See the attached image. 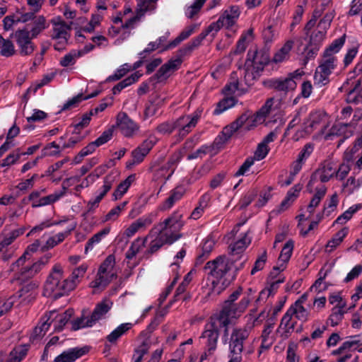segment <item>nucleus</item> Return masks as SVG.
Returning <instances> with one entry per match:
<instances>
[{
  "label": "nucleus",
  "mask_w": 362,
  "mask_h": 362,
  "mask_svg": "<svg viewBox=\"0 0 362 362\" xmlns=\"http://www.w3.org/2000/svg\"><path fill=\"white\" fill-rule=\"evenodd\" d=\"M293 40H288L282 47L275 53L272 61L275 63L282 62L288 55L293 46Z\"/></svg>",
  "instance_id": "nucleus-32"
},
{
  "label": "nucleus",
  "mask_w": 362,
  "mask_h": 362,
  "mask_svg": "<svg viewBox=\"0 0 362 362\" xmlns=\"http://www.w3.org/2000/svg\"><path fill=\"white\" fill-rule=\"evenodd\" d=\"M256 69L257 72L263 71L264 66L270 62L269 53L267 49H257Z\"/></svg>",
  "instance_id": "nucleus-36"
},
{
  "label": "nucleus",
  "mask_w": 362,
  "mask_h": 362,
  "mask_svg": "<svg viewBox=\"0 0 362 362\" xmlns=\"http://www.w3.org/2000/svg\"><path fill=\"white\" fill-rule=\"evenodd\" d=\"M211 150V146L207 145H202L193 153L188 154L187 160H191L198 158H202L204 156L209 153Z\"/></svg>",
  "instance_id": "nucleus-62"
},
{
  "label": "nucleus",
  "mask_w": 362,
  "mask_h": 362,
  "mask_svg": "<svg viewBox=\"0 0 362 362\" xmlns=\"http://www.w3.org/2000/svg\"><path fill=\"white\" fill-rule=\"evenodd\" d=\"M117 125L126 137L132 136L138 130L139 126L125 112H119L117 117Z\"/></svg>",
  "instance_id": "nucleus-9"
},
{
  "label": "nucleus",
  "mask_w": 362,
  "mask_h": 362,
  "mask_svg": "<svg viewBox=\"0 0 362 362\" xmlns=\"http://www.w3.org/2000/svg\"><path fill=\"white\" fill-rule=\"evenodd\" d=\"M255 158H252V157H247L243 163L240 165L238 170L234 174V177H239L241 175H245L249 171L250 167L254 165Z\"/></svg>",
  "instance_id": "nucleus-61"
},
{
  "label": "nucleus",
  "mask_w": 362,
  "mask_h": 362,
  "mask_svg": "<svg viewBox=\"0 0 362 362\" xmlns=\"http://www.w3.org/2000/svg\"><path fill=\"white\" fill-rule=\"evenodd\" d=\"M115 264V257L114 255H108L100 264L98 271L100 273L106 274L109 269H112Z\"/></svg>",
  "instance_id": "nucleus-58"
},
{
  "label": "nucleus",
  "mask_w": 362,
  "mask_h": 362,
  "mask_svg": "<svg viewBox=\"0 0 362 362\" xmlns=\"http://www.w3.org/2000/svg\"><path fill=\"white\" fill-rule=\"evenodd\" d=\"M259 72H257V69L253 67H245V81L247 86L253 84V81L257 79Z\"/></svg>",
  "instance_id": "nucleus-64"
},
{
  "label": "nucleus",
  "mask_w": 362,
  "mask_h": 362,
  "mask_svg": "<svg viewBox=\"0 0 362 362\" xmlns=\"http://www.w3.org/2000/svg\"><path fill=\"white\" fill-rule=\"evenodd\" d=\"M61 198H62V194L59 196H55L54 194H52L43 197L42 198H40L36 202H33V203H32V207L37 208V207L49 205V204L56 202Z\"/></svg>",
  "instance_id": "nucleus-46"
},
{
  "label": "nucleus",
  "mask_w": 362,
  "mask_h": 362,
  "mask_svg": "<svg viewBox=\"0 0 362 362\" xmlns=\"http://www.w3.org/2000/svg\"><path fill=\"white\" fill-rule=\"evenodd\" d=\"M197 27V24H191L190 25L186 27L176 38H175L173 40L170 41L168 45H166L163 47V50L166 51L177 47L180 42L187 39L191 35H192Z\"/></svg>",
  "instance_id": "nucleus-16"
},
{
  "label": "nucleus",
  "mask_w": 362,
  "mask_h": 362,
  "mask_svg": "<svg viewBox=\"0 0 362 362\" xmlns=\"http://www.w3.org/2000/svg\"><path fill=\"white\" fill-rule=\"evenodd\" d=\"M267 259V250H264L263 253L259 257H258V258L255 262L254 266L251 270V274L254 275L257 272L262 270L264 267Z\"/></svg>",
  "instance_id": "nucleus-57"
},
{
  "label": "nucleus",
  "mask_w": 362,
  "mask_h": 362,
  "mask_svg": "<svg viewBox=\"0 0 362 362\" xmlns=\"http://www.w3.org/2000/svg\"><path fill=\"white\" fill-rule=\"evenodd\" d=\"M249 332L245 329H233L230 338L229 351L232 357L242 358L244 341L248 338Z\"/></svg>",
  "instance_id": "nucleus-7"
},
{
  "label": "nucleus",
  "mask_w": 362,
  "mask_h": 362,
  "mask_svg": "<svg viewBox=\"0 0 362 362\" xmlns=\"http://www.w3.org/2000/svg\"><path fill=\"white\" fill-rule=\"evenodd\" d=\"M132 325L131 323H122L119 325L107 336V340L111 344L115 343L119 337L132 328Z\"/></svg>",
  "instance_id": "nucleus-26"
},
{
  "label": "nucleus",
  "mask_w": 362,
  "mask_h": 362,
  "mask_svg": "<svg viewBox=\"0 0 362 362\" xmlns=\"http://www.w3.org/2000/svg\"><path fill=\"white\" fill-rule=\"evenodd\" d=\"M264 86L276 91L284 92L286 95L290 90H294L297 87L296 83H293L286 76L285 78H272L264 81Z\"/></svg>",
  "instance_id": "nucleus-8"
},
{
  "label": "nucleus",
  "mask_w": 362,
  "mask_h": 362,
  "mask_svg": "<svg viewBox=\"0 0 362 362\" xmlns=\"http://www.w3.org/2000/svg\"><path fill=\"white\" fill-rule=\"evenodd\" d=\"M237 101L234 97H228L222 99L218 103L216 107L214 110V115H218L228 109L233 107Z\"/></svg>",
  "instance_id": "nucleus-34"
},
{
  "label": "nucleus",
  "mask_w": 362,
  "mask_h": 362,
  "mask_svg": "<svg viewBox=\"0 0 362 362\" xmlns=\"http://www.w3.org/2000/svg\"><path fill=\"white\" fill-rule=\"evenodd\" d=\"M200 337L205 340L206 353L207 352L209 355H212L216 349L219 337L218 326L216 325V321L213 320V317L211 318V321L209 323L205 325L204 330Z\"/></svg>",
  "instance_id": "nucleus-5"
},
{
  "label": "nucleus",
  "mask_w": 362,
  "mask_h": 362,
  "mask_svg": "<svg viewBox=\"0 0 362 362\" xmlns=\"http://www.w3.org/2000/svg\"><path fill=\"white\" fill-rule=\"evenodd\" d=\"M22 284V287L18 291V297L22 298L26 294L30 293L28 297L31 299L35 298V296L33 294V291L35 290L38 287V284L36 281L31 280L28 282L25 281V283H21Z\"/></svg>",
  "instance_id": "nucleus-40"
},
{
  "label": "nucleus",
  "mask_w": 362,
  "mask_h": 362,
  "mask_svg": "<svg viewBox=\"0 0 362 362\" xmlns=\"http://www.w3.org/2000/svg\"><path fill=\"white\" fill-rule=\"evenodd\" d=\"M88 351L89 347L87 346L70 348L55 357L54 362H74Z\"/></svg>",
  "instance_id": "nucleus-10"
},
{
  "label": "nucleus",
  "mask_w": 362,
  "mask_h": 362,
  "mask_svg": "<svg viewBox=\"0 0 362 362\" xmlns=\"http://www.w3.org/2000/svg\"><path fill=\"white\" fill-rule=\"evenodd\" d=\"M250 243L251 240L247 238V233H245L239 240L235 241L233 245H230L229 248L232 253L240 254L243 252Z\"/></svg>",
  "instance_id": "nucleus-30"
},
{
  "label": "nucleus",
  "mask_w": 362,
  "mask_h": 362,
  "mask_svg": "<svg viewBox=\"0 0 362 362\" xmlns=\"http://www.w3.org/2000/svg\"><path fill=\"white\" fill-rule=\"evenodd\" d=\"M177 57L176 59H170L163 64L156 73L149 78V81L152 82L153 85H156L166 80L169 77L168 74L170 71H175L179 69L182 63V58L184 57H180L178 54V52H177Z\"/></svg>",
  "instance_id": "nucleus-6"
},
{
  "label": "nucleus",
  "mask_w": 362,
  "mask_h": 362,
  "mask_svg": "<svg viewBox=\"0 0 362 362\" xmlns=\"http://www.w3.org/2000/svg\"><path fill=\"white\" fill-rule=\"evenodd\" d=\"M293 315H294V312L288 308L281 320L280 327H283L284 329V336L285 337H288L295 329L296 322H291Z\"/></svg>",
  "instance_id": "nucleus-22"
},
{
  "label": "nucleus",
  "mask_w": 362,
  "mask_h": 362,
  "mask_svg": "<svg viewBox=\"0 0 362 362\" xmlns=\"http://www.w3.org/2000/svg\"><path fill=\"white\" fill-rule=\"evenodd\" d=\"M40 245V241L38 240H35L33 243L29 245L24 252V253L11 266V271H15L16 268H18L20 266H23L27 256L30 253H34L37 252Z\"/></svg>",
  "instance_id": "nucleus-20"
},
{
  "label": "nucleus",
  "mask_w": 362,
  "mask_h": 362,
  "mask_svg": "<svg viewBox=\"0 0 362 362\" xmlns=\"http://www.w3.org/2000/svg\"><path fill=\"white\" fill-rule=\"evenodd\" d=\"M74 314V309L69 308L63 313L58 315L54 320V331L57 332H62Z\"/></svg>",
  "instance_id": "nucleus-23"
},
{
  "label": "nucleus",
  "mask_w": 362,
  "mask_h": 362,
  "mask_svg": "<svg viewBox=\"0 0 362 362\" xmlns=\"http://www.w3.org/2000/svg\"><path fill=\"white\" fill-rule=\"evenodd\" d=\"M0 54L1 56L9 57L16 54V49L14 47V45L8 39H4V42H2V45L1 47Z\"/></svg>",
  "instance_id": "nucleus-50"
},
{
  "label": "nucleus",
  "mask_w": 362,
  "mask_h": 362,
  "mask_svg": "<svg viewBox=\"0 0 362 362\" xmlns=\"http://www.w3.org/2000/svg\"><path fill=\"white\" fill-rule=\"evenodd\" d=\"M185 192V190L182 186H177L170 190L169 197L163 203L160 209L165 211L171 209L177 202L182 198Z\"/></svg>",
  "instance_id": "nucleus-14"
},
{
  "label": "nucleus",
  "mask_w": 362,
  "mask_h": 362,
  "mask_svg": "<svg viewBox=\"0 0 362 362\" xmlns=\"http://www.w3.org/2000/svg\"><path fill=\"white\" fill-rule=\"evenodd\" d=\"M326 169H325L322 172H320L319 170H315L311 175L310 179L308 183L307 187L309 189L310 187H312L314 185L315 180H317V175H319V179L321 181V182L325 183L328 182L334 175V173L332 174H327L326 173ZM310 192H312L311 189H308Z\"/></svg>",
  "instance_id": "nucleus-42"
},
{
  "label": "nucleus",
  "mask_w": 362,
  "mask_h": 362,
  "mask_svg": "<svg viewBox=\"0 0 362 362\" xmlns=\"http://www.w3.org/2000/svg\"><path fill=\"white\" fill-rule=\"evenodd\" d=\"M361 206L359 204H355L350 206L347 210H346L342 214L339 216L337 219L334 221V224H344L349 220H350L352 216L356 214L360 209Z\"/></svg>",
  "instance_id": "nucleus-37"
},
{
  "label": "nucleus",
  "mask_w": 362,
  "mask_h": 362,
  "mask_svg": "<svg viewBox=\"0 0 362 362\" xmlns=\"http://www.w3.org/2000/svg\"><path fill=\"white\" fill-rule=\"evenodd\" d=\"M322 59L320 62V64L318 66V69L321 71H323L325 74L328 72V74H332L333 71L337 66V58L336 56H330V57H322Z\"/></svg>",
  "instance_id": "nucleus-24"
},
{
  "label": "nucleus",
  "mask_w": 362,
  "mask_h": 362,
  "mask_svg": "<svg viewBox=\"0 0 362 362\" xmlns=\"http://www.w3.org/2000/svg\"><path fill=\"white\" fill-rule=\"evenodd\" d=\"M348 233L349 228L346 227L337 232L326 245L327 248H331L329 251L331 252L335 249L343 241L344 238L348 235Z\"/></svg>",
  "instance_id": "nucleus-28"
},
{
  "label": "nucleus",
  "mask_w": 362,
  "mask_h": 362,
  "mask_svg": "<svg viewBox=\"0 0 362 362\" xmlns=\"http://www.w3.org/2000/svg\"><path fill=\"white\" fill-rule=\"evenodd\" d=\"M184 119H185V117H180L174 122L162 123L157 127V131H158V132L163 134H170L175 129H177L178 127H180L181 126L182 122Z\"/></svg>",
  "instance_id": "nucleus-33"
},
{
  "label": "nucleus",
  "mask_w": 362,
  "mask_h": 362,
  "mask_svg": "<svg viewBox=\"0 0 362 362\" xmlns=\"http://www.w3.org/2000/svg\"><path fill=\"white\" fill-rule=\"evenodd\" d=\"M110 281L111 279L107 278L105 274L100 273L98 271L95 279L90 283V287L95 289H104L110 284Z\"/></svg>",
  "instance_id": "nucleus-43"
},
{
  "label": "nucleus",
  "mask_w": 362,
  "mask_h": 362,
  "mask_svg": "<svg viewBox=\"0 0 362 362\" xmlns=\"http://www.w3.org/2000/svg\"><path fill=\"white\" fill-rule=\"evenodd\" d=\"M110 304H112L111 303ZM111 305H109L106 300H103L98 303L93 310L90 316L89 317L88 326H93L98 321L101 320L111 309Z\"/></svg>",
  "instance_id": "nucleus-13"
},
{
  "label": "nucleus",
  "mask_w": 362,
  "mask_h": 362,
  "mask_svg": "<svg viewBox=\"0 0 362 362\" xmlns=\"http://www.w3.org/2000/svg\"><path fill=\"white\" fill-rule=\"evenodd\" d=\"M327 190V189L325 185L315 188V192L310 202V208H316L318 206L321 200L325 197Z\"/></svg>",
  "instance_id": "nucleus-45"
},
{
  "label": "nucleus",
  "mask_w": 362,
  "mask_h": 362,
  "mask_svg": "<svg viewBox=\"0 0 362 362\" xmlns=\"http://www.w3.org/2000/svg\"><path fill=\"white\" fill-rule=\"evenodd\" d=\"M206 37L204 33H200L198 36L194 37L190 42L187 43L182 48L178 49V54L180 57H185L190 54L195 48L198 47L203 40Z\"/></svg>",
  "instance_id": "nucleus-18"
},
{
  "label": "nucleus",
  "mask_w": 362,
  "mask_h": 362,
  "mask_svg": "<svg viewBox=\"0 0 362 362\" xmlns=\"http://www.w3.org/2000/svg\"><path fill=\"white\" fill-rule=\"evenodd\" d=\"M327 31L320 29L317 32L313 33L310 37L308 44L306 45V48L308 49L309 46L317 47L320 49L322 42L325 38Z\"/></svg>",
  "instance_id": "nucleus-39"
},
{
  "label": "nucleus",
  "mask_w": 362,
  "mask_h": 362,
  "mask_svg": "<svg viewBox=\"0 0 362 362\" xmlns=\"http://www.w3.org/2000/svg\"><path fill=\"white\" fill-rule=\"evenodd\" d=\"M325 113L320 110H315L309 113L308 117L304 122L306 132H311L321 123Z\"/></svg>",
  "instance_id": "nucleus-15"
},
{
  "label": "nucleus",
  "mask_w": 362,
  "mask_h": 362,
  "mask_svg": "<svg viewBox=\"0 0 362 362\" xmlns=\"http://www.w3.org/2000/svg\"><path fill=\"white\" fill-rule=\"evenodd\" d=\"M338 203V195L335 192L331 196L328 203L325 202L324 204L323 213L325 214V216H329L331 214V213L337 209Z\"/></svg>",
  "instance_id": "nucleus-48"
},
{
  "label": "nucleus",
  "mask_w": 362,
  "mask_h": 362,
  "mask_svg": "<svg viewBox=\"0 0 362 362\" xmlns=\"http://www.w3.org/2000/svg\"><path fill=\"white\" fill-rule=\"evenodd\" d=\"M203 112V108L202 107H198L196 109L195 111H194L192 114L188 115L185 117L184 121L187 122L189 126L192 127H195L197 124L198 123V121L199 120Z\"/></svg>",
  "instance_id": "nucleus-52"
},
{
  "label": "nucleus",
  "mask_w": 362,
  "mask_h": 362,
  "mask_svg": "<svg viewBox=\"0 0 362 362\" xmlns=\"http://www.w3.org/2000/svg\"><path fill=\"white\" fill-rule=\"evenodd\" d=\"M141 76L142 74L139 71H135L132 74L112 88V93L114 95L119 94L124 88L136 82Z\"/></svg>",
  "instance_id": "nucleus-21"
},
{
  "label": "nucleus",
  "mask_w": 362,
  "mask_h": 362,
  "mask_svg": "<svg viewBox=\"0 0 362 362\" xmlns=\"http://www.w3.org/2000/svg\"><path fill=\"white\" fill-rule=\"evenodd\" d=\"M269 148L268 146H266L262 142L259 143L255 152L254 156L252 158H255V160H261L264 159L268 154Z\"/></svg>",
  "instance_id": "nucleus-63"
},
{
  "label": "nucleus",
  "mask_w": 362,
  "mask_h": 362,
  "mask_svg": "<svg viewBox=\"0 0 362 362\" xmlns=\"http://www.w3.org/2000/svg\"><path fill=\"white\" fill-rule=\"evenodd\" d=\"M165 245L163 235L159 236L158 238L152 240L150 243L149 248L146 251L145 255L148 257L149 255H153L160 250Z\"/></svg>",
  "instance_id": "nucleus-54"
},
{
  "label": "nucleus",
  "mask_w": 362,
  "mask_h": 362,
  "mask_svg": "<svg viewBox=\"0 0 362 362\" xmlns=\"http://www.w3.org/2000/svg\"><path fill=\"white\" fill-rule=\"evenodd\" d=\"M21 157V149L17 148L15 151L8 155L2 160L0 167L10 166L15 164Z\"/></svg>",
  "instance_id": "nucleus-53"
},
{
  "label": "nucleus",
  "mask_w": 362,
  "mask_h": 362,
  "mask_svg": "<svg viewBox=\"0 0 362 362\" xmlns=\"http://www.w3.org/2000/svg\"><path fill=\"white\" fill-rule=\"evenodd\" d=\"M63 271L60 265L55 264L44 286V296L57 300L74 289V284L69 279L62 281Z\"/></svg>",
  "instance_id": "nucleus-1"
},
{
  "label": "nucleus",
  "mask_w": 362,
  "mask_h": 362,
  "mask_svg": "<svg viewBox=\"0 0 362 362\" xmlns=\"http://www.w3.org/2000/svg\"><path fill=\"white\" fill-rule=\"evenodd\" d=\"M232 264L233 262H230L225 255H220L206 264L204 269L208 272L209 276L213 279L211 284L214 287L230 270Z\"/></svg>",
  "instance_id": "nucleus-2"
},
{
  "label": "nucleus",
  "mask_w": 362,
  "mask_h": 362,
  "mask_svg": "<svg viewBox=\"0 0 362 362\" xmlns=\"http://www.w3.org/2000/svg\"><path fill=\"white\" fill-rule=\"evenodd\" d=\"M344 306L345 303L334 307L332 309V313L328 317V321L330 322V325L332 327L338 325L339 323L343 320L344 315L345 313V311L343 310Z\"/></svg>",
  "instance_id": "nucleus-29"
},
{
  "label": "nucleus",
  "mask_w": 362,
  "mask_h": 362,
  "mask_svg": "<svg viewBox=\"0 0 362 362\" xmlns=\"http://www.w3.org/2000/svg\"><path fill=\"white\" fill-rule=\"evenodd\" d=\"M191 272H189L184 278L182 281L176 288L175 295L173 296V299L170 302V304L172 305L173 303L180 300L181 296L184 294L186 291L187 287L188 286L189 282L192 280L190 277Z\"/></svg>",
  "instance_id": "nucleus-41"
},
{
  "label": "nucleus",
  "mask_w": 362,
  "mask_h": 362,
  "mask_svg": "<svg viewBox=\"0 0 362 362\" xmlns=\"http://www.w3.org/2000/svg\"><path fill=\"white\" fill-rule=\"evenodd\" d=\"M16 22L27 23L29 21H33L37 16L36 13L33 11L30 12H23L21 9L16 10Z\"/></svg>",
  "instance_id": "nucleus-56"
},
{
  "label": "nucleus",
  "mask_w": 362,
  "mask_h": 362,
  "mask_svg": "<svg viewBox=\"0 0 362 362\" xmlns=\"http://www.w3.org/2000/svg\"><path fill=\"white\" fill-rule=\"evenodd\" d=\"M89 317L86 318L83 315H82L80 317L76 318L71 322V329L74 331L78 330L85 327H92L93 326H88L89 324Z\"/></svg>",
  "instance_id": "nucleus-60"
},
{
  "label": "nucleus",
  "mask_w": 362,
  "mask_h": 362,
  "mask_svg": "<svg viewBox=\"0 0 362 362\" xmlns=\"http://www.w3.org/2000/svg\"><path fill=\"white\" fill-rule=\"evenodd\" d=\"M51 257V254H46L31 266H20L18 268H16L15 271L12 272L15 273V277L18 281L21 283H25L37 274L49 262Z\"/></svg>",
  "instance_id": "nucleus-3"
},
{
  "label": "nucleus",
  "mask_w": 362,
  "mask_h": 362,
  "mask_svg": "<svg viewBox=\"0 0 362 362\" xmlns=\"http://www.w3.org/2000/svg\"><path fill=\"white\" fill-rule=\"evenodd\" d=\"M88 266L86 264L80 265L76 268L71 273L69 281H71L74 284V288H76L77 283H78V279L83 277L84 274L86 272Z\"/></svg>",
  "instance_id": "nucleus-51"
},
{
  "label": "nucleus",
  "mask_w": 362,
  "mask_h": 362,
  "mask_svg": "<svg viewBox=\"0 0 362 362\" xmlns=\"http://www.w3.org/2000/svg\"><path fill=\"white\" fill-rule=\"evenodd\" d=\"M257 194L258 190L255 188L250 189L245 193L238 202L240 209L243 210L246 209L254 201Z\"/></svg>",
  "instance_id": "nucleus-35"
},
{
  "label": "nucleus",
  "mask_w": 362,
  "mask_h": 362,
  "mask_svg": "<svg viewBox=\"0 0 362 362\" xmlns=\"http://www.w3.org/2000/svg\"><path fill=\"white\" fill-rule=\"evenodd\" d=\"M30 24H26L25 28L18 29L13 34L18 47L19 54L23 57L32 54L36 47L32 41L35 37L30 35Z\"/></svg>",
  "instance_id": "nucleus-4"
},
{
  "label": "nucleus",
  "mask_w": 362,
  "mask_h": 362,
  "mask_svg": "<svg viewBox=\"0 0 362 362\" xmlns=\"http://www.w3.org/2000/svg\"><path fill=\"white\" fill-rule=\"evenodd\" d=\"M230 317H235V313L229 310L228 308H222L216 319L213 318V320L216 321V323L218 322L220 327L226 328L230 322Z\"/></svg>",
  "instance_id": "nucleus-27"
},
{
  "label": "nucleus",
  "mask_w": 362,
  "mask_h": 362,
  "mask_svg": "<svg viewBox=\"0 0 362 362\" xmlns=\"http://www.w3.org/2000/svg\"><path fill=\"white\" fill-rule=\"evenodd\" d=\"M113 136V127L112 128H109L108 129L104 131L102 134L96 139L93 142L95 146L99 147L107 142H108Z\"/></svg>",
  "instance_id": "nucleus-59"
},
{
  "label": "nucleus",
  "mask_w": 362,
  "mask_h": 362,
  "mask_svg": "<svg viewBox=\"0 0 362 362\" xmlns=\"http://www.w3.org/2000/svg\"><path fill=\"white\" fill-rule=\"evenodd\" d=\"M293 246L294 243L292 240H289L285 243L280 252L279 262L286 264L289 261L293 253Z\"/></svg>",
  "instance_id": "nucleus-38"
},
{
  "label": "nucleus",
  "mask_w": 362,
  "mask_h": 362,
  "mask_svg": "<svg viewBox=\"0 0 362 362\" xmlns=\"http://www.w3.org/2000/svg\"><path fill=\"white\" fill-rule=\"evenodd\" d=\"M146 238L142 239L141 238H137L135 239L131 244L129 250L127 251L125 254V257L127 259H133L140 249L145 246V243L146 242Z\"/></svg>",
  "instance_id": "nucleus-31"
},
{
  "label": "nucleus",
  "mask_w": 362,
  "mask_h": 362,
  "mask_svg": "<svg viewBox=\"0 0 362 362\" xmlns=\"http://www.w3.org/2000/svg\"><path fill=\"white\" fill-rule=\"evenodd\" d=\"M135 180L136 174H131L124 180L121 182L112 194L113 199L116 201L121 199Z\"/></svg>",
  "instance_id": "nucleus-17"
},
{
  "label": "nucleus",
  "mask_w": 362,
  "mask_h": 362,
  "mask_svg": "<svg viewBox=\"0 0 362 362\" xmlns=\"http://www.w3.org/2000/svg\"><path fill=\"white\" fill-rule=\"evenodd\" d=\"M331 74H328V72L325 74L323 71L320 70L318 68L316 69L314 74V83L315 86L318 87H322L327 86L329 83V76Z\"/></svg>",
  "instance_id": "nucleus-44"
},
{
  "label": "nucleus",
  "mask_w": 362,
  "mask_h": 362,
  "mask_svg": "<svg viewBox=\"0 0 362 362\" xmlns=\"http://www.w3.org/2000/svg\"><path fill=\"white\" fill-rule=\"evenodd\" d=\"M182 219V214L178 211H174L169 217L165 218L163 223L160 224V232H163L168 228L173 229L175 231L180 230L184 226Z\"/></svg>",
  "instance_id": "nucleus-11"
},
{
  "label": "nucleus",
  "mask_w": 362,
  "mask_h": 362,
  "mask_svg": "<svg viewBox=\"0 0 362 362\" xmlns=\"http://www.w3.org/2000/svg\"><path fill=\"white\" fill-rule=\"evenodd\" d=\"M48 25L46 24V19L43 16H37L32 21V26L29 30L30 35H32L33 37H37L38 35L42 32L45 29H46Z\"/></svg>",
  "instance_id": "nucleus-25"
},
{
  "label": "nucleus",
  "mask_w": 362,
  "mask_h": 362,
  "mask_svg": "<svg viewBox=\"0 0 362 362\" xmlns=\"http://www.w3.org/2000/svg\"><path fill=\"white\" fill-rule=\"evenodd\" d=\"M289 310L294 312V315L298 320L302 322H306L308 320L309 312L303 305H291L289 307Z\"/></svg>",
  "instance_id": "nucleus-47"
},
{
  "label": "nucleus",
  "mask_w": 362,
  "mask_h": 362,
  "mask_svg": "<svg viewBox=\"0 0 362 362\" xmlns=\"http://www.w3.org/2000/svg\"><path fill=\"white\" fill-rule=\"evenodd\" d=\"M77 50L72 49L70 52L65 54L60 60L59 64L63 67H68L76 63V59L80 58L77 54Z\"/></svg>",
  "instance_id": "nucleus-49"
},
{
  "label": "nucleus",
  "mask_w": 362,
  "mask_h": 362,
  "mask_svg": "<svg viewBox=\"0 0 362 362\" xmlns=\"http://www.w3.org/2000/svg\"><path fill=\"white\" fill-rule=\"evenodd\" d=\"M242 293L241 287L233 291L228 297V300L224 302L223 308H228L229 310L234 312L235 303L234 302L239 298Z\"/></svg>",
  "instance_id": "nucleus-55"
},
{
  "label": "nucleus",
  "mask_w": 362,
  "mask_h": 362,
  "mask_svg": "<svg viewBox=\"0 0 362 362\" xmlns=\"http://www.w3.org/2000/svg\"><path fill=\"white\" fill-rule=\"evenodd\" d=\"M346 34H344L339 38L334 39L332 42L325 48L322 57L335 56L339 53L346 42Z\"/></svg>",
  "instance_id": "nucleus-19"
},
{
  "label": "nucleus",
  "mask_w": 362,
  "mask_h": 362,
  "mask_svg": "<svg viewBox=\"0 0 362 362\" xmlns=\"http://www.w3.org/2000/svg\"><path fill=\"white\" fill-rule=\"evenodd\" d=\"M240 15V10L238 6H230L228 9L225 10L220 16V19L223 22L226 29H230L236 23Z\"/></svg>",
  "instance_id": "nucleus-12"
}]
</instances>
